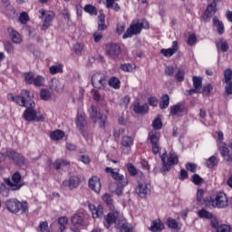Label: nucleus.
I'll use <instances>...</instances> for the list:
<instances>
[{
  "label": "nucleus",
  "instance_id": "nucleus-1",
  "mask_svg": "<svg viewBox=\"0 0 232 232\" xmlns=\"http://www.w3.org/2000/svg\"><path fill=\"white\" fill-rule=\"evenodd\" d=\"M104 227L109 229L111 225L114 224L116 229H120L121 232H133V226L124 218V216L121 211L110 212L104 217Z\"/></svg>",
  "mask_w": 232,
  "mask_h": 232
},
{
  "label": "nucleus",
  "instance_id": "nucleus-2",
  "mask_svg": "<svg viewBox=\"0 0 232 232\" xmlns=\"http://www.w3.org/2000/svg\"><path fill=\"white\" fill-rule=\"evenodd\" d=\"M142 28L148 30L150 28V23L146 20H142L141 22H132L126 33L123 34V39H129L133 37V35H139V34L142 32Z\"/></svg>",
  "mask_w": 232,
  "mask_h": 232
},
{
  "label": "nucleus",
  "instance_id": "nucleus-3",
  "mask_svg": "<svg viewBox=\"0 0 232 232\" xmlns=\"http://www.w3.org/2000/svg\"><path fill=\"white\" fill-rule=\"evenodd\" d=\"M5 206L10 213H19V211H22L24 215H28V202L26 201L21 202L17 199H9L6 201Z\"/></svg>",
  "mask_w": 232,
  "mask_h": 232
},
{
  "label": "nucleus",
  "instance_id": "nucleus-4",
  "mask_svg": "<svg viewBox=\"0 0 232 232\" xmlns=\"http://www.w3.org/2000/svg\"><path fill=\"white\" fill-rule=\"evenodd\" d=\"M22 176L19 172H14L11 179L10 178L5 179V184H7L12 191H19L23 186H24V183L21 181Z\"/></svg>",
  "mask_w": 232,
  "mask_h": 232
},
{
  "label": "nucleus",
  "instance_id": "nucleus-5",
  "mask_svg": "<svg viewBox=\"0 0 232 232\" xmlns=\"http://www.w3.org/2000/svg\"><path fill=\"white\" fill-rule=\"evenodd\" d=\"M19 106L23 108H35L34 94L30 91L26 89L21 91Z\"/></svg>",
  "mask_w": 232,
  "mask_h": 232
},
{
  "label": "nucleus",
  "instance_id": "nucleus-6",
  "mask_svg": "<svg viewBox=\"0 0 232 232\" xmlns=\"http://www.w3.org/2000/svg\"><path fill=\"white\" fill-rule=\"evenodd\" d=\"M161 161L163 164L161 171L163 174H166L171 170V166H177L179 164V157L174 152H169L167 163L166 156L164 155L161 156Z\"/></svg>",
  "mask_w": 232,
  "mask_h": 232
},
{
  "label": "nucleus",
  "instance_id": "nucleus-7",
  "mask_svg": "<svg viewBox=\"0 0 232 232\" xmlns=\"http://www.w3.org/2000/svg\"><path fill=\"white\" fill-rule=\"evenodd\" d=\"M209 205L212 206V208L224 209L228 206L227 196L224 192H219L216 195L215 198H210Z\"/></svg>",
  "mask_w": 232,
  "mask_h": 232
},
{
  "label": "nucleus",
  "instance_id": "nucleus-8",
  "mask_svg": "<svg viewBox=\"0 0 232 232\" xmlns=\"http://www.w3.org/2000/svg\"><path fill=\"white\" fill-rule=\"evenodd\" d=\"M91 82L96 90H104L108 85L106 75L102 72H96L92 76Z\"/></svg>",
  "mask_w": 232,
  "mask_h": 232
},
{
  "label": "nucleus",
  "instance_id": "nucleus-9",
  "mask_svg": "<svg viewBox=\"0 0 232 232\" xmlns=\"http://www.w3.org/2000/svg\"><path fill=\"white\" fill-rule=\"evenodd\" d=\"M105 171L106 173H111V176L114 179V180H117L121 186H122V188H126V186H128V179L124 178V175L119 173L121 169L106 167Z\"/></svg>",
  "mask_w": 232,
  "mask_h": 232
},
{
  "label": "nucleus",
  "instance_id": "nucleus-10",
  "mask_svg": "<svg viewBox=\"0 0 232 232\" xmlns=\"http://www.w3.org/2000/svg\"><path fill=\"white\" fill-rule=\"evenodd\" d=\"M39 14H41L40 19H44L42 25L43 30H48V28L52 26V21H53L55 14L52 11H44V9H41Z\"/></svg>",
  "mask_w": 232,
  "mask_h": 232
},
{
  "label": "nucleus",
  "instance_id": "nucleus-11",
  "mask_svg": "<svg viewBox=\"0 0 232 232\" xmlns=\"http://www.w3.org/2000/svg\"><path fill=\"white\" fill-rule=\"evenodd\" d=\"M27 109L24 112V119L28 122H32V121H35V122H44V116H37V112L34 110V107H26Z\"/></svg>",
  "mask_w": 232,
  "mask_h": 232
},
{
  "label": "nucleus",
  "instance_id": "nucleus-12",
  "mask_svg": "<svg viewBox=\"0 0 232 232\" xmlns=\"http://www.w3.org/2000/svg\"><path fill=\"white\" fill-rule=\"evenodd\" d=\"M170 114L177 117H183V115H188V106L184 103L179 102L176 105L170 107Z\"/></svg>",
  "mask_w": 232,
  "mask_h": 232
},
{
  "label": "nucleus",
  "instance_id": "nucleus-13",
  "mask_svg": "<svg viewBox=\"0 0 232 232\" xmlns=\"http://www.w3.org/2000/svg\"><path fill=\"white\" fill-rule=\"evenodd\" d=\"M149 139L150 143L152 144V152L154 155L159 153L160 147L159 146V140L160 139V135L156 130H152L149 133Z\"/></svg>",
  "mask_w": 232,
  "mask_h": 232
},
{
  "label": "nucleus",
  "instance_id": "nucleus-14",
  "mask_svg": "<svg viewBox=\"0 0 232 232\" xmlns=\"http://www.w3.org/2000/svg\"><path fill=\"white\" fill-rule=\"evenodd\" d=\"M72 231L79 232V227L84 226V215L82 214H76L72 218Z\"/></svg>",
  "mask_w": 232,
  "mask_h": 232
},
{
  "label": "nucleus",
  "instance_id": "nucleus-15",
  "mask_svg": "<svg viewBox=\"0 0 232 232\" xmlns=\"http://www.w3.org/2000/svg\"><path fill=\"white\" fill-rule=\"evenodd\" d=\"M6 155L9 159H12L17 166H24V163L26 162L24 156L15 152V150H7Z\"/></svg>",
  "mask_w": 232,
  "mask_h": 232
},
{
  "label": "nucleus",
  "instance_id": "nucleus-16",
  "mask_svg": "<svg viewBox=\"0 0 232 232\" xmlns=\"http://www.w3.org/2000/svg\"><path fill=\"white\" fill-rule=\"evenodd\" d=\"M135 191L140 198H146V197H148V193H150V184L139 182Z\"/></svg>",
  "mask_w": 232,
  "mask_h": 232
},
{
  "label": "nucleus",
  "instance_id": "nucleus-17",
  "mask_svg": "<svg viewBox=\"0 0 232 232\" xmlns=\"http://www.w3.org/2000/svg\"><path fill=\"white\" fill-rule=\"evenodd\" d=\"M106 53L109 57L115 59L116 57H119V54L121 53V46L117 44H109L106 46Z\"/></svg>",
  "mask_w": 232,
  "mask_h": 232
},
{
  "label": "nucleus",
  "instance_id": "nucleus-18",
  "mask_svg": "<svg viewBox=\"0 0 232 232\" xmlns=\"http://www.w3.org/2000/svg\"><path fill=\"white\" fill-rule=\"evenodd\" d=\"M193 86L194 89H190L188 91V95H193V93H202V78L199 76H193Z\"/></svg>",
  "mask_w": 232,
  "mask_h": 232
},
{
  "label": "nucleus",
  "instance_id": "nucleus-19",
  "mask_svg": "<svg viewBox=\"0 0 232 232\" xmlns=\"http://www.w3.org/2000/svg\"><path fill=\"white\" fill-rule=\"evenodd\" d=\"M89 188L95 193H101V179L97 176H93L89 179Z\"/></svg>",
  "mask_w": 232,
  "mask_h": 232
},
{
  "label": "nucleus",
  "instance_id": "nucleus-20",
  "mask_svg": "<svg viewBox=\"0 0 232 232\" xmlns=\"http://www.w3.org/2000/svg\"><path fill=\"white\" fill-rule=\"evenodd\" d=\"M89 209L92 215V218H99L102 217L104 213V208L101 205H98L97 207H95V205L90 203Z\"/></svg>",
  "mask_w": 232,
  "mask_h": 232
},
{
  "label": "nucleus",
  "instance_id": "nucleus-21",
  "mask_svg": "<svg viewBox=\"0 0 232 232\" xmlns=\"http://www.w3.org/2000/svg\"><path fill=\"white\" fill-rule=\"evenodd\" d=\"M179 50V42L174 41L172 42V48L169 49H161L160 53L164 55V57H172V55H175Z\"/></svg>",
  "mask_w": 232,
  "mask_h": 232
},
{
  "label": "nucleus",
  "instance_id": "nucleus-22",
  "mask_svg": "<svg viewBox=\"0 0 232 232\" xmlns=\"http://www.w3.org/2000/svg\"><path fill=\"white\" fill-rule=\"evenodd\" d=\"M49 86L53 92H57V93H61L64 90V83L59 79H53Z\"/></svg>",
  "mask_w": 232,
  "mask_h": 232
},
{
  "label": "nucleus",
  "instance_id": "nucleus-23",
  "mask_svg": "<svg viewBox=\"0 0 232 232\" xmlns=\"http://www.w3.org/2000/svg\"><path fill=\"white\" fill-rule=\"evenodd\" d=\"M81 184V179L78 177L72 176L69 179V180H64L63 182V186H67L70 189H75V188H79Z\"/></svg>",
  "mask_w": 232,
  "mask_h": 232
},
{
  "label": "nucleus",
  "instance_id": "nucleus-24",
  "mask_svg": "<svg viewBox=\"0 0 232 232\" xmlns=\"http://www.w3.org/2000/svg\"><path fill=\"white\" fill-rule=\"evenodd\" d=\"M164 229V223L160 219H155L152 221L151 226L149 227V231L160 232Z\"/></svg>",
  "mask_w": 232,
  "mask_h": 232
},
{
  "label": "nucleus",
  "instance_id": "nucleus-25",
  "mask_svg": "<svg viewBox=\"0 0 232 232\" xmlns=\"http://www.w3.org/2000/svg\"><path fill=\"white\" fill-rule=\"evenodd\" d=\"M103 202H106L107 206L109 207L111 213H113L114 211H119L115 209V207L113 206V198H111V195L106 193L102 197Z\"/></svg>",
  "mask_w": 232,
  "mask_h": 232
},
{
  "label": "nucleus",
  "instance_id": "nucleus-26",
  "mask_svg": "<svg viewBox=\"0 0 232 232\" xmlns=\"http://www.w3.org/2000/svg\"><path fill=\"white\" fill-rule=\"evenodd\" d=\"M213 26L217 27V31L219 35H222L224 34V32H226V29L224 27V23H222V21L218 20V18H217V16H215L213 18Z\"/></svg>",
  "mask_w": 232,
  "mask_h": 232
},
{
  "label": "nucleus",
  "instance_id": "nucleus-27",
  "mask_svg": "<svg viewBox=\"0 0 232 232\" xmlns=\"http://www.w3.org/2000/svg\"><path fill=\"white\" fill-rule=\"evenodd\" d=\"M216 46L218 49V52H223L226 53L227 50H229V45L227 44V41L224 39H220L216 43Z\"/></svg>",
  "mask_w": 232,
  "mask_h": 232
},
{
  "label": "nucleus",
  "instance_id": "nucleus-28",
  "mask_svg": "<svg viewBox=\"0 0 232 232\" xmlns=\"http://www.w3.org/2000/svg\"><path fill=\"white\" fill-rule=\"evenodd\" d=\"M8 32L10 34V37H11L13 43H14L15 44H21V41H23V39L21 38V34H19L17 33V31L12 29V28H9Z\"/></svg>",
  "mask_w": 232,
  "mask_h": 232
},
{
  "label": "nucleus",
  "instance_id": "nucleus-29",
  "mask_svg": "<svg viewBox=\"0 0 232 232\" xmlns=\"http://www.w3.org/2000/svg\"><path fill=\"white\" fill-rule=\"evenodd\" d=\"M135 113H148L150 111V107L147 103L140 105L139 102L134 104L133 108Z\"/></svg>",
  "mask_w": 232,
  "mask_h": 232
},
{
  "label": "nucleus",
  "instance_id": "nucleus-30",
  "mask_svg": "<svg viewBox=\"0 0 232 232\" xmlns=\"http://www.w3.org/2000/svg\"><path fill=\"white\" fill-rule=\"evenodd\" d=\"M76 126L80 131H82L86 126V119L82 114H78L76 118Z\"/></svg>",
  "mask_w": 232,
  "mask_h": 232
},
{
  "label": "nucleus",
  "instance_id": "nucleus-31",
  "mask_svg": "<svg viewBox=\"0 0 232 232\" xmlns=\"http://www.w3.org/2000/svg\"><path fill=\"white\" fill-rule=\"evenodd\" d=\"M205 14L207 17H211V15H215V14H217V3L212 2L208 4Z\"/></svg>",
  "mask_w": 232,
  "mask_h": 232
},
{
  "label": "nucleus",
  "instance_id": "nucleus-32",
  "mask_svg": "<svg viewBox=\"0 0 232 232\" xmlns=\"http://www.w3.org/2000/svg\"><path fill=\"white\" fill-rule=\"evenodd\" d=\"M52 140H61L64 139V131L61 130H56L50 134Z\"/></svg>",
  "mask_w": 232,
  "mask_h": 232
},
{
  "label": "nucleus",
  "instance_id": "nucleus-33",
  "mask_svg": "<svg viewBox=\"0 0 232 232\" xmlns=\"http://www.w3.org/2000/svg\"><path fill=\"white\" fill-rule=\"evenodd\" d=\"M90 113V119L94 122V124L97 123V119H99V112H97V107L94 105H92L91 109L89 110Z\"/></svg>",
  "mask_w": 232,
  "mask_h": 232
},
{
  "label": "nucleus",
  "instance_id": "nucleus-34",
  "mask_svg": "<svg viewBox=\"0 0 232 232\" xmlns=\"http://www.w3.org/2000/svg\"><path fill=\"white\" fill-rule=\"evenodd\" d=\"M118 0H106V6L107 8H112L114 12H120L121 11V5L119 4L115 3Z\"/></svg>",
  "mask_w": 232,
  "mask_h": 232
},
{
  "label": "nucleus",
  "instance_id": "nucleus-35",
  "mask_svg": "<svg viewBox=\"0 0 232 232\" xmlns=\"http://www.w3.org/2000/svg\"><path fill=\"white\" fill-rule=\"evenodd\" d=\"M63 68H64V66L61 63L57 65H52L49 68V72L51 75H56V73H63Z\"/></svg>",
  "mask_w": 232,
  "mask_h": 232
},
{
  "label": "nucleus",
  "instance_id": "nucleus-36",
  "mask_svg": "<svg viewBox=\"0 0 232 232\" xmlns=\"http://www.w3.org/2000/svg\"><path fill=\"white\" fill-rule=\"evenodd\" d=\"M109 85H111V88H114V90H119L121 88V80L117 77H111L109 80Z\"/></svg>",
  "mask_w": 232,
  "mask_h": 232
},
{
  "label": "nucleus",
  "instance_id": "nucleus-37",
  "mask_svg": "<svg viewBox=\"0 0 232 232\" xmlns=\"http://www.w3.org/2000/svg\"><path fill=\"white\" fill-rule=\"evenodd\" d=\"M169 106V95L164 94L161 97V102L160 103V110H166Z\"/></svg>",
  "mask_w": 232,
  "mask_h": 232
},
{
  "label": "nucleus",
  "instance_id": "nucleus-38",
  "mask_svg": "<svg viewBox=\"0 0 232 232\" xmlns=\"http://www.w3.org/2000/svg\"><path fill=\"white\" fill-rule=\"evenodd\" d=\"M198 216L199 217V218H207V219L213 218V214L204 208L198 211Z\"/></svg>",
  "mask_w": 232,
  "mask_h": 232
},
{
  "label": "nucleus",
  "instance_id": "nucleus-39",
  "mask_svg": "<svg viewBox=\"0 0 232 232\" xmlns=\"http://www.w3.org/2000/svg\"><path fill=\"white\" fill-rule=\"evenodd\" d=\"M58 224L60 226V231L63 232L64 229H66V226H68V218L66 217L60 218L58 219Z\"/></svg>",
  "mask_w": 232,
  "mask_h": 232
},
{
  "label": "nucleus",
  "instance_id": "nucleus-40",
  "mask_svg": "<svg viewBox=\"0 0 232 232\" xmlns=\"http://www.w3.org/2000/svg\"><path fill=\"white\" fill-rule=\"evenodd\" d=\"M40 97L43 101H50L52 98V92L48 90L42 89L40 92Z\"/></svg>",
  "mask_w": 232,
  "mask_h": 232
},
{
  "label": "nucleus",
  "instance_id": "nucleus-41",
  "mask_svg": "<svg viewBox=\"0 0 232 232\" xmlns=\"http://www.w3.org/2000/svg\"><path fill=\"white\" fill-rule=\"evenodd\" d=\"M212 90H213V85H211V83H208L203 86L200 93H203L205 97H209Z\"/></svg>",
  "mask_w": 232,
  "mask_h": 232
},
{
  "label": "nucleus",
  "instance_id": "nucleus-42",
  "mask_svg": "<svg viewBox=\"0 0 232 232\" xmlns=\"http://www.w3.org/2000/svg\"><path fill=\"white\" fill-rule=\"evenodd\" d=\"M223 82H225V83L232 82V70L231 69L225 70Z\"/></svg>",
  "mask_w": 232,
  "mask_h": 232
},
{
  "label": "nucleus",
  "instance_id": "nucleus-43",
  "mask_svg": "<svg viewBox=\"0 0 232 232\" xmlns=\"http://www.w3.org/2000/svg\"><path fill=\"white\" fill-rule=\"evenodd\" d=\"M96 122H98L100 128L104 130L106 128V116L99 113Z\"/></svg>",
  "mask_w": 232,
  "mask_h": 232
},
{
  "label": "nucleus",
  "instance_id": "nucleus-44",
  "mask_svg": "<svg viewBox=\"0 0 232 232\" xmlns=\"http://www.w3.org/2000/svg\"><path fill=\"white\" fill-rule=\"evenodd\" d=\"M84 12L90 14V15H97V8L92 5H85Z\"/></svg>",
  "mask_w": 232,
  "mask_h": 232
},
{
  "label": "nucleus",
  "instance_id": "nucleus-45",
  "mask_svg": "<svg viewBox=\"0 0 232 232\" xmlns=\"http://www.w3.org/2000/svg\"><path fill=\"white\" fill-rule=\"evenodd\" d=\"M121 144L125 148H129V146H131V144H133V138L130 136H124L121 140Z\"/></svg>",
  "mask_w": 232,
  "mask_h": 232
},
{
  "label": "nucleus",
  "instance_id": "nucleus-46",
  "mask_svg": "<svg viewBox=\"0 0 232 232\" xmlns=\"http://www.w3.org/2000/svg\"><path fill=\"white\" fill-rule=\"evenodd\" d=\"M167 226L170 227V229H177V227H179V223L176 219H173V218H169L167 219Z\"/></svg>",
  "mask_w": 232,
  "mask_h": 232
},
{
  "label": "nucleus",
  "instance_id": "nucleus-47",
  "mask_svg": "<svg viewBox=\"0 0 232 232\" xmlns=\"http://www.w3.org/2000/svg\"><path fill=\"white\" fill-rule=\"evenodd\" d=\"M217 164H218V160L215 156L208 158V160H207V166L208 168H215Z\"/></svg>",
  "mask_w": 232,
  "mask_h": 232
},
{
  "label": "nucleus",
  "instance_id": "nucleus-48",
  "mask_svg": "<svg viewBox=\"0 0 232 232\" xmlns=\"http://www.w3.org/2000/svg\"><path fill=\"white\" fill-rule=\"evenodd\" d=\"M184 75H186V72L182 69H179L175 74L177 82H182V81H184Z\"/></svg>",
  "mask_w": 232,
  "mask_h": 232
},
{
  "label": "nucleus",
  "instance_id": "nucleus-49",
  "mask_svg": "<svg viewBox=\"0 0 232 232\" xmlns=\"http://www.w3.org/2000/svg\"><path fill=\"white\" fill-rule=\"evenodd\" d=\"M24 77L26 84H34V72H25Z\"/></svg>",
  "mask_w": 232,
  "mask_h": 232
},
{
  "label": "nucleus",
  "instance_id": "nucleus-50",
  "mask_svg": "<svg viewBox=\"0 0 232 232\" xmlns=\"http://www.w3.org/2000/svg\"><path fill=\"white\" fill-rule=\"evenodd\" d=\"M10 193V188H6V185L3 182H0V194L4 197H8Z\"/></svg>",
  "mask_w": 232,
  "mask_h": 232
},
{
  "label": "nucleus",
  "instance_id": "nucleus-51",
  "mask_svg": "<svg viewBox=\"0 0 232 232\" xmlns=\"http://www.w3.org/2000/svg\"><path fill=\"white\" fill-rule=\"evenodd\" d=\"M33 84H34V86H43L44 84V77L41 75L36 76L33 82Z\"/></svg>",
  "mask_w": 232,
  "mask_h": 232
},
{
  "label": "nucleus",
  "instance_id": "nucleus-52",
  "mask_svg": "<svg viewBox=\"0 0 232 232\" xmlns=\"http://www.w3.org/2000/svg\"><path fill=\"white\" fill-rule=\"evenodd\" d=\"M125 30H126V24L124 23H119L117 24L116 32L118 35H122Z\"/></svg>",
  "mask_w": 232,
  "mask_h": 232
},
{
  "label": "nucleus",
  "instance_id": "nucleus-53",
  "mask_svg": "<svg viewBox=\"0 0 232 232\" xmlns=\"http://www.w3.org/2000/svg\"><path fill=\"white\" fill-rule=\"evenodd\" d=\"M152 128L154 130H160L162 128V121L160 118H157L152 122Z\"/></svg>",
  "mask_w": 232,
  "mask_h": 232
},
{
  "label": "nucleus",
  "instance_id": "nucleus-54",
  "mask_svg": "<svg viewBox=\"0 0 232 232\" xmlns=\"http://www.w3.org/2000/svg\"><path fill=\"white\" fill-rule=\"evenodd\" d=\"M127 169L131 177L137 175V169L131 163L127 165Z\"/></svg>",
  "mask_w": 232,
  "mask_h": 232
},
{
  "label": "nucleus",
  "instance_id": "nucleus-55",
  "mask_svg": "<svg viewBox=\"0 0 232 232\" xmlns=\"http://www.w3.org/2000/svg\"><path fill=\"white\" fill-rule=\"evenodd\" d=\"M48 231V222L44 221L39 224L38 232H46Z\"/></svg>",
  "mask_w": 232,
  "mask_h": 232
},
{
  "label": "nucleus",
  "instance_id": "nucleus-56",
  "mask_svg": "<svg viewBox=\"0 0 232 232\" xmlns=\"http://www.w3.org/2000/svg\"><path fill=\"white\" fill-rule=\"evenodd\" d=\"M204 179L198 175V174H194L192 176V182L196 184V186H198L199 184H202V181Z\"/></svg>",
  "mask_w": 232,
  "mask_h": 232
},
{
  "label": "nucleus",
  "instance_id": "nucleus-57",
  "mask_svg": "<svg viewBox=\"0 0 232 232\" xmlns=\"http://www.w3.org/2000/svg\"><path fill=\"white\" fill-rule=\"evenodd\" d=\"M217 232H232L231 227L227 225H221L218 227Z\"/></svg>",
  "mask_w": 232,
  "mask_h": 232
},
{
  "label": "nucleus",
  "instance_id": "nucleus-58",
  "mask_svg": "<svg viewBox=\"0 0 232 232\" xmlns=\"http://www.w3.org/2000/svg\"><path fill=\"white\" fill-rule=\"evenodd\" d=\"M5 50L7 52V53H14V44H12L10 42H6L5 44Z\"/></svg>",
  "mask_w": 232,
  "mask_h": 232
},
{
  "label": "nucleus",
  "instance_id": "nucleus-59",
  "mask_svg": "<svg viewBox=\"0 0 232 232\" xmlns=\"http://www.w3.org/2000/svg\"><path fill=\"white\" fill-rule=\"evenodd\" d=\"M19 21H20V23H22V24H26V23H28V14L22 13L20 14Z\"/></svg>",
  "mask_w": 232,
  "mask_h": 232
},
{
  "label": "nucleus",
  "instance_id": "nucleus-60",
  "mask_svg": "<svg viewBox=\"0 0 232 232\" xmlns=\"http://www.w3.org/2000/svg\"><path fill=\"white\" fill-rule=\"evenodd\" d=\"M186 169H188V171H191V173H195V171H197V164H195V163H187L186 164Z\"/></svg>",
  "mask_w": 232,
  "mask_h": 232
},
{
  "label": "nucleus",
  "instance_id": "nucleus-61",
  "mask_svg": "<svg viewBox=\"0 0 232 232\" xmlns=\"http://www.w3.org/2000/svg\"><path fill=\"white\" fill-rule=\"evenodd\" d=\"M82 50H84V45H82V44H74L75 53H77L79 55V54L82 53Z\"/></svg>",
  "mask_w": 232,
  "mask_h": 232
},
{
  "label": "nucleus",
  "instance_id": "nucleus-62",
  "mask_svg": "<svg viewBox=\"0 0 232 232\" xmlns=\"http://www.w3.org/2000/svg\"><path fill=\"white\" fill-rule=\"evenodd\" d=\"M204 198V189L198 188L197 191V201L201 202Z\"/></svg>",
  "mask_w": 232,
  "mask_h": 232
},
{
  "label": "nucleus",
  "instance_id": "nucleus-63",
  "mask_svg": "<svg viewBox=\"0 0 232 232\" xmlns=\"http://www.w3.org/2000/svg\"><path fill=\"white\" fill-rule=\"evenodd\" d=\"M121 70L123 72H133V66L130 63L121 64Z\"/></svg>",
  "mask_w": 232,
  "mask_h": 232
},
{
  "label": "nucleus",
  "instance_id": "nucleus-64",
  "mask_svg": "<svg viewBox=\"0 0 232 232\" xmlns=\"http://www.w3.org/2000/svg\"><path fill=\"white\" fill-rule=\"evenodd\" d=\"M225 92L227 95H232V82L225 83Z\"/></svg>",
  "mask_w": 232,
  "mask_h": 232
}]
</instances>
